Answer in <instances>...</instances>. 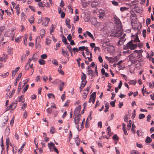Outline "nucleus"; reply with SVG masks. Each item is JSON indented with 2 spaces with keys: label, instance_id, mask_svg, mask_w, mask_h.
<instances>
[{
  "label": "nucleus",
  "instance_id": "nucleus-61",
  "mask_svg": "<svg viewBox=\"0 0 154 154\" xmlns=\"http://www.w3.org/2000/svg\"><path fill=\"white\" fill-rule=\"evenodd\" d=\"M122 81H120V82L119 83V85H118V88H119V89H120L121 88V87H122Z\"/></svg>",
  "mask_w": 154,
  "mask_h": 154
},
{
  "label": "nucleus",
  "instance_id": "nucleus-21",
  "mask_svg": "<svg viewBox=\"0 0 154 154\" xmlns=\"http://www.w3.org/2000/svg\"><path fill=\"white\" fill-rule=\"evenodd\" d=\"M24 96L23 95H22L20 96V97L19 98L18 100L19 102H20L22 103H23L25 100L23 98Z\"/></svg>",
  "mask_w": 154,
  "mask_h": 154
},
{
  "label": "nucleus",
  "instance_id": "nucleus-59",
  "mask_svg": "<svg viewBox=\"0 0 154 154\" xmlns=\"http://www.w3.org/2000/svg\"><path fill=\"white\" fill-rule=\"evenodd\" d=\"M20 69L19 67H17L14 70H13L12 71V72H15V73H16V72L18 71L19 69Z\"/></svg>",
  "mask_w": 154,
  "mask_h": 154
},
{
  "label": "nucleus",
  "instance_id": "nucleus-24",
  "mask_svg": "<svg viewBox=\"0 0 154 154\" xmlns=\"http://www.w3.org/2000/svg\"><path fill=\"white\" fill-rule=\"evenodd\" d=\"M138 42H140V41L139 39L138 36L137 35H136L134 40L133 41V42L134 43H135Z\"/></svg>",
  "mask_w": 154,
  "mask_h": 154
},
{
  "label": "nucleus",
  "instance_id": "nucleus-34",
  "mask_svg": "<svg viewBox=\"0 0 154 154\" xmlns=\"http://www.w3.org/2000/svg\"><path fill=\"white\" fill-rule=\"evenodd\" d=\"M112 4L114 6H117L119 5V3L114 0H113L112 2Z\"/></svg>",
  "mask_w": 154,
  "mask_h": 154
},
{
  "label": "nucleus",
  "instance_id": "nucleus-38",
  "mask_svg": "<svg viewBox=\"0 0 154 154\" xmlns=\"http://www.w3.org/2000/svg\"><path fill=\"white\" fill-rule=\"evenodd\" d=\"M21 83V82H20L19 83V84L18 86L17 91L18 92V94L20 92V90L23 88V87L21 86H20V84Z\"/></svg>",
  "mask_w": 154,
  "mask_h": 154
},
{
  "label": "nucleus",
  "instance_id": "nucleus-9",
  "mask_svg": "<svg viewBox=\"0 0 154 154\" xmlns=\"http://www.w3.org/2000/svg\"><path fill=\"white\" fill-rule=\"evenodd\" d=\"M143 51L142 50H140L139 51L135 50L134 51V52L138 54V55L137 56V57H138L140 58L141 56H142V54L141 52H142Z\"/></svg>",
  "mask_w": 154,
  "mask_h": 154
},
{
  "label": "nucleus",
  "instance_id": "nucleus-12",
  "mask_svg": "<svg viewBox=\"0 0 154 154\" xmlns=\"http://www.w3.org/2000/svg\"><path fill=\"white\" fill-rule=\"evenodd\" d=\"M40 34L41 38H43L45 35V30L44 29H42L40 31Z\"/></svg>",
  "mask_w": 154,
  "mask_h": 154
},
{
  "label": "nucleus",
  "instance_id": "nucleus-10",
  "mask_svg": "<svg viewBox=\"0 0 154 154\" xmlns=\"http://www.w3.org/2000/svg\"><path fill=\"white\" fill-rule=\"evenodd\" d=\"M62 41L65 45H69L67 42V39L66 37L63 35L62 36Z\"/></svg>",
  "mask_w": 154,
  "mask_h": 154
},
{
  "label": "nucleus",
  "instance_id": "nucleus-30",
  "mask_svg": "<svg viewBox=\"0 0 154 154\" xmlns=\"http://www.w3.org/2000/svg\"><path fill=\"white\" fill-rule=\"evenodd\" d=\"M87 47H85L84 46L79 47V50L80 51H83L85 50Z\"/></svg>",
  "mask_w": 154,
  "mask_h": 154
},
{
  "label": "nucleus",
  "instance_id": "nucleus-42",
  "mask_svg": "<svg viewBox=\"0 0 154 154\" xmlns=\"http://www.w3.org/2000/svg\"><path fill=\"white\" fill-rule=\"evenodd\" d=\"M9 139L8 138L7 139H6V146H7V150H8V147H9Z\"/></svg>",
  "mask_w": 154,
  "mask_h": 154
},
{
  "label": "nucleus",
  "instance_id": "nucleus-32",
  "mask_svg": "<svg viewBox=\"0 0 154 154\" xmlns=\"http://www.w3.org/2000/svg\"><path fill=\"white\" fill-rule=\"evenodd\" d=\"M39 63L40 65H43L45 64V61L42 59H40L39 60Z\"/></svg>",
  "mask_w": 154,
  "mask_h": 154
},
{
  "label": "nucleus",
  "instance_id": "nucleus-54",
  "mask_svg": "<svg viewBox=\"0 0 154 154\" xmlns=\"http://www.w3.org/2000/svg\"><path fill=\"white\" fill-rule=\"evenodd\" d=\"M29 8L31 9V10L33 12H35L36 11L35 9H34V7L33 6L29 5Z\"/></svg>",
  "mask_w": 154,
  "mask_h": 154
},
{
  "label": "nucleus",
  "instance_id": "nucleus-6",
  "mask_svg": "<svg viewBox=\"0 0 154 154\" xmlns=\"http://www.w3.org/2000/svg\"><path fill=\"white\" fill-rule=\"evenodd\" d=\"M82 76L81 79L82 80V81L81 82H84L85 83H87V81L86 80V75L82 72Z\"/></svg>",
  "mask_w": 154,
  "mask_h": 154
},
{
  "label": "nucleus",
  "instance_id": "nucleus-43",
  "mask_svg": "<svg viewBox=\"0 0 154 154\" xmlns=\"http://www.w3.org/2000/svg\"><path fill=\"white\" fill-rule=\"evenodd\" d=\"M67 39L69 41L71 40V39H72V36L71 34H69L68 35L67 37Z\"/></svg>",
  "mask_w": 154,
  "mask_h": 154
},
{
  "label": "nucleus",
  "instance_id": "nucleus-47",
  "mask_svg": "<svg viewBox=\"0 0 154 154\" xmlns=\"http://www.w3.org/2000/svg\"><path fill=\"white\" fill-rule=\"evenodd\" d=\"M14 104V103H12L8 107H7V109H8L7 110H9L10 109H13V104Z\"/></svg>",
  "mask_w": 154,
  "mask_h": 154
},
{
  "label": "nucleus",
  "instance_id": "nucleus-52",
  "mask_svg": "<svg viewBox=\"0 0 154 154\" xmlns=\"http://www.w3.org/2000/svg\"><path fill=\"white\" fill-rule=\"evenodd\" d=\"M46 43L48 45H49L51 42V40L49 38H47L46 39Z\"/></svg>",
  "mask_w": 154,
  "mask_h": 154
},
{
  "label": "nucleus",
  "instance_id": "nucleus-60",
  "mask_svg": "<svg viewBox=\"0 0 154 154\" xmlns=\"http://www.w3.org/2000/svg\"><path fill=\"white\" fill-rule=\"evenodd\" d=\"M12 103H14V104H13V109H14L16 107L17 103V101H16L15 102H13Z\"/></svg>",
  "mask_w": 154,
  "mask_h": 154
},
{
  "label": "nucleus",
  "instance_id": "nucleus-64",
  "mask_svg": "<svg viewBox=\"0 0 154 154\" xmlns=\"http://www.w3.org/2000/svg\"><path fill=\"white\" fill-rule=\"evenodd\" d=\"M65 13L63 11L61 13V15H60V17H61V18H63L65 16Z\"/></svg>",
  "mask_w": 154,
  "mask_h": 154
},
{
  "label": "nucleus",
  "instance_id": "nucleus-53",
  "mask_svg": "<svg viewBox=\"0 0 154 154\" xmlns=\"http://www.w3.org/2000/svg\"><path fill=\"white\" fill-rule=\"evenodd\" d=\"M88 75H90L91 74L93 73V72H94V71L91 69H90V70H88Z\"/></svg>",
  "mask_w": 154,
  "mask_h": 154
},
{
  "label": "nucleus",
  "instance_id": "nucleus-41",
  "mask_svg": "<svg viewBox=\"0 0 154 154\" xmlns=\"http://www.w3.org/2000/svg\"><path fill=\"white\" fill-rule=\"evenodd\" d=\"M129 48H130L131 50H134L135 49V45L133 44H132Z\"/></svg>",
  "mask_w": 154,
  "mask_h": 154
},
{
  "label": "nucleus",
  "instance_id": "nucleus-58",
  "mask_svg": "<svg viewBox=\"0 0 154 154\" xmlns=\"http://www.w3.org/2000/svg\"><path fill=\"white\" fill-rule=\"evenodd\" d=\"M81 60V59L80 58H79L78 59H76V61L77 62V63L78 64V66L79 67L80 66V62H79V60Z\"/></svg>",
  "mask_w": 154,
  "mask_h": 154
},
{
  "label": "nucleus",
  "instance_id": "nucleus-18",
  "mask_svg": "<svg viewBox=\"0 0 154 154\" xmlns=\"http://www.w3.org/2000/svg\"><path fill=\"white\" fill-rule=\"evenodd\" d=\"M100 15L99 16V18L100 19H103L104 16L105 15V12L102 11L101 12H100Z\"/></svg>",
  "mask_w": 154,
  "mask_h": 154
},
{
  "label": "nucleus",
  "instance_id": "nucleus-1",
  "mask_svg": "<svg viewBox=\"0 0 154 154\" xmlns=\"http://www.w3.org/2000/svg\"><path fill=\"white\" fill-rule=\"evenodd\" d=\"M117 26V28L116 29V30L112 32L111 35L112 36L115 37H119L122 34V32L121 30L122 29V23L120 20H118Z\"/></svg>",
  "mask_w": 154,
  "mask_h": 154
},
{
  "label": "nucleus",
  "instance_id": "nucleus-63",
  "mask_svg": "<svg viewBox=\"0 0 154 154\" xmlns=\"http://www.w3.org/2000/svg\"><path fill=\"white\" fill-rule=\"evenodd\" d=\"M70 102L69 100H68L65 103V104L64 105V106H67L69 105V103Z\"/></svg>",
  "mask_w": 154,
  "mask_h": 154
},
{
  "label": "nucleus",
  "instance_id": "nucleus-15",
  "mask_svg": "<svg viewBox=\"0 0 154 154\" xmlns=\"http://www.w3.org/2000/svg\"><path fill=\"white\" fill-rule=\"evenodd\" d=\"M90 21L92 23V24H96V23H98L97 21V19L95 17L92 18L90 20Z\"/></svg>",
  "mask_w": 154,
  "mask_h": 154
},
{
  "label": "nucleus",
  "instance_id": "nucleus-27",
  "mask_svg": "<svg viewBox=\"0 0 154 154\" xmlns=\"http://www.w3.org/2000/svg\"><path fill=\"white\" fill-rule=\"evenodd\" d=\"M131 44H128V42L126 45L124 46V49L126 50L130 48Z\"/></svg>",
  "mask_w": 154,
  "mask_h": 154
},
{
  "label": "nucleus",
  "instance_id": "nucleus-62",
  "mask_svg": "<svg viewBox=\"0 0 154 154\" xmlns=\"http://www.w3.org/2000/svg\"><path fill=\"white\" fill-rule=\"evenodd\" d=\"M58 71L62 75H63L64 74V72L61 69H58Z\"/></svg>",
  "mask_w": 154,
  "mask_h": 154
},
{
  "label": "nucleus",
  "instance_id": "nucleus-3",
  "mask_svg": "<svg viewBox=\"0 0 154 154\" xmlns=\"http://www.w3.org/2000/svg\"><path fill=\"white\" fill-rule=\"evenodd\" d=\"M40 41V37L39 36H37L35 39V47L36 48H40V45L39 42Z\"/></svg>",
  "mask_w": 154,
  "mask_h": 154
},
{
  "label": "nucleus",
  "instance_id": "nucleus-36",
  "mask_svg": "<svg viewBox=\"0 0 154 154\" xmlns=\"http://www.w3.org/2000/svg\"><path fill=\"white\" fill-rule=\"evenodd\" d=\"M48 113L51 114L52 112V109L51 108H48L46 110Z\"/></svg>",
  "mask_w": 154,
  "mask_h": 154
},
{
  "label": "nucleus",
  "instance_id": "nucleus-46",
  "mask_svg": "<svg viewBox=\"0 0 154 154\" xmlns=\"http://www.w3.org/2000/svg\"><path fill=\"white\" fill-rule=\"evenodd\" d=\"M86 33L87 35H88L89 37L90 38H93V35L90 32L88 31H87Z\"/></svg>",
  "mask_w": 154,
  "mask_h": 154
},
{
  "label": "nucleus",
  "instance_id": "nucleus-16",
  "mask_svg": "<svg viewBox=\"0 0 154 154\" xmlns=\"http://www.w3.org/2000/svg\"><path fill=\"white\" fill-rule=\"evenodd\" d=\"M86 83H83V82H81V86L79 87L80 90V92H81L82 91V89L86 85Z\"/></svg>",
  "mask_w": 154,
  "mask_h": 154
},
{
  "label": "nucleus",
  "instance_id": "nucleus-31",
  "mask_svg": "<svg viewBox=\"0 0 154 154\" xmlns=\"http://www.w3.org/2000/svg\"><path fill=\"white\" fill-rule=\"evenodd\" d=\"M9 74V73L8 72H6V73H3V74H1L0 75L3 77L4 78H5L6 76L8 75Z\"/></svg>",
  "mask_w": 154,
  "mask_h": 154
},
{
  "label": "nucleus",
  "instance_id": "nucleus-14",
  "mask_svg": "<svg viewBox=\"0 0 154 154\" xmlns=\"http://www.w3.org/2000/svg\"><path fill=\"white\" fill-rule=\"evenodd\" d=\"M95 92L93 93L90 95V98L88 101L89 103H90L91 102V100L94 97H95Z\"/></svg>",
  "mask_w": 154,
  "mask_h": 154
},
{
  "label": "nucleus",
  "instance_id": "nucleus-5",
  "mask_svg": "<svg viewBox=\"0 0 154 154\" xmlns=\"http://www.w3.org/2000/svg\"><path fill=\"white\" fill-rule=\"evenodd\" d=\"M5 35L6 36L11 38L12 41H13L14 39V35L11 32H8Z\"/></svg>",
  "mask_w": 154,
  "mask_h": 154
},
{
  "label": "nucleus",
  "instance_id": "nucleus-39",
  "mask_svg": "<svg viewBox=\"0 0 154 154\" xmlns=\"http://www.w3.org/2000/svg\"><path fill=\"white\" fill-rule=\"evenodd\" d=\"M128 9V8L125 7H121L120 8V10L122 12H124Z\"/></svg>",
  "mask_w": 154,
  "mask_h": 154
},
{
  "label": "nucleus",
  "instance_id": "nucleus-7",
  "mask_svg": "<svg viewBox=\"0 0 154 154\" xmlns=\"http://www.w3.org/2000/svg\"><path fill=\"white\" fill-rule=\"evenodd\" d=\"M65 23L66 25L69 29L71 28V25L70 24V20L68 18H66L65 20Z\"/></svg>",
  "mask_w": 154,
  "mask_h": 154
},
{
  "label": "nucleus",
  "instance_id": "nucleus-11",
  "mask_svg": "<svg viewBox=\"0 0 154 154\" xmlns=\"http://www.w3.org/2000/svg\"><path fill=\"white\" fill-rule=\"evenodd\" d=\"M106 102V103L105 104V107L106 109L104 110V112L105 113L107 111H108V109H109V103L107 102Z\"/></svg>",
  "mask_w": 154,
  "mask_h": 154
},
{
  "label": "nucleus",
  "instance_id": "nucleus-2",
  "mask_svg": "<svg viewBox=\"0 0 154 154\" xmlns=\"http://www.w3.org/2000/svg\"><path fill=\"white\" fill-rule=\"evenodd\" d=\"M74 119V122L76 125H77L79 123V122L80 120V117L81 116L80 114H79L76 115Z\"/></svg>",
  "mask_w": 154,
  "mask_h": 154
},
{
  "label": "nucleus",
  "instance_id": "nucleus-35",
  "mask_svg": "<svg viewBox=\"0 0 154 154\" xmlns=\"http://www.w3.org/2000/svg\"><path fill=\"white\" fill-rule=\"evenodd\" d=\"M129 123L127 125V129L128 130H129L130 129L131 125V120H129Z\"/></svg>",
  "mask_w": 154,
  "mask_h": 154
},
{
  "label": "nucleus",
  "instance_id": "nucleus-51",
  "mask_svg": "<svg viewBox=\"0 0 154 154\" xmlns=\"http://www.w3.org/2000/svg\"><path fill=\"white\" fill-rule=\"evenodd\" d=\"M106 138V139H109V137H107L105 135H104V136H102L101 137H100L99 138V139L100 140H101L103 138Z\"/></svg>",
  "mask_w": 154,
  "mask_h": 154
},
{
  "label": "nucleus",
  "instance_id": "nucleus-49",
  "mask_svg": "<svg viewBox=\"0 0 154 154\" xmlns=\"http://www.w3.org/2000/svg\"><path fill=\"white\" fill-rule=\"evenodd\" d=\"M41 57L42 59H45L47 57V55L46 54H43L41 55Z\"/></svg>",
  "mask_w": 154,
  "mask_h": 154
},
{
  "label": "nucleus",
  "instance_id": "nucleus-13",
  "mask_svg": "<svg viewBox=\"0 0 154 154\" xmlns=\"http://www.w3.org/2000/svg\"><path fill=\"white\" fill-rule=\"evenodd\" d=\"M125 40V39H124V38L122 37L118 42L119 45H122Z\"/></svg>",
  "mask_w": 154,
  "mask_h": 154
},
{
  "label": "nucleus",
  "instance_id": "nucleus-48",
  "mask_svg": "<svg viewBox=\"0 0 154 154\" xmlns=\"http://www.w3.org/2000/svg\"><path fill=\"white\" fill-rule=\"evenodd\" d=\"M68 7L69 9V11L72 13L73 12V10L72 8L71 7L70 5H69Z\"/></svg>",
  "mask_w": 154,
  "mask_h": 154
},
{
  "label": "nucleus",
  "instance_id": "nucleus-40",
  "mask_svg": "<svg viewBox=\"0 0 154 154\" xmlns=\"http://www.w3.org/2000/svg\"><path fill=\"white\" fill-rule=\"evenodd\" d=\"M77 138V140L78 141H77L76 142V145L77 146H79V145H80V142H79V140H80V139L79 138V136H78V135H77V137H76L75 138V139H76V138Z\"/></svg>",
  "mask_w": 154,
  "mask_h": 154
},
{
  "label": "nucleus",
  "instance_id": "nucleus-20",
  "mask_svg": "<svg viewBox=\"0 0 154 154\" xmlns=\"http://www.w3.org/2000/svg\"><path fill=\"white\" fill-rule=\"evenodd\" d=\"M62 54L64 56H66L65 54L69 56V54H68V51H65L63 49H62Z\"/></svg>",
  "mask_w": 154,
  "mask_h": 154
},
{
  "label": "nucleus",
  "instance_id": "nucleus-44",
  "mask_svg": "<svg viewBox=\"0 0 154 154\" xmlns=\"http://www.w3.org/2000/svg\"><path fill=\"white\" fill-rule=\"evenodd\" d=\"M143 36L145 38L146 37V29H143Z\"/></svg>",
  "mask_w": 154,
  "mask_h": 154
},
{
  "label": "nucleus",
  "instance_id": "nucleus-4",
  "mask_svg": "<svg viewBox=\"0 0 154 154\" xmlns=\"http://www.w3.org/2000/svg\"><path fill=\"white\" fill-rule=\"evenodd\" d=\"M81 105H79V106L76 107L75 109L74 112V116L78 114H79L80 111L81 110Z\"/></svg>",
  "mask_w": 154,
  "mask_h": 154
},
{
  "label": "nucleus",
  "instance_id": "nucleus-33",
  "mask_svg": "<svg viewBox=\"0 0 154 154\" xmlns=\"http://www.w3.org/2000/svg\"><path fill=\"white\" fill-rule=\"evenodd\" d=\"M116 101V100H114L113 101H111L110 103V105L113 107H114L115 106Z\"/></svg>",
  "mask_w": 154,
  "mask_h": 154
},
{
  "label": "nucleus",
  "instance_id": "nucleus-19",
  "mask_svg": "<svg viewBox=\"0 0 154 154\" xmlns=\"http://www.w3.org/2000/svg\"><path fill=\"white\" fill-rule=\"evenodd\" d=\"M152 141V139L149 137H147L145 140V142L146 143H150Z\"/></svg>",
  "mask_w": 154,
  "mask_h": 154
},
{
  "label": "nucleus",
  "instance_id": "nucleus-29",
  "mask_svg": "<svg viewBox=\"0 0 154 154\" xmlns=\"http://www.w3.org/2000/svg\"><path fill=\"white\" fill-rule=\"evenodd\" d=\"M29 85H26L25 87L23 89L22 92L23 93H25L27 90L28 88Z\"/></svg>",
  "mask_w": 154,
  "mask_h": 154
},
{
  "label": "nucleus",
  "instance_id": "nucleus-50",
  "mask_svg": "<svg viewBox=\"0 0 154 154\" xmlns=\"http://www.w3.org/2000/svg\"><path fill=\"white\" fill-rule=\"evenodd\" d=\"M151 19L150 18H147L146 20V24L147 25L149 24L150 23Z\"/></svg>",
  "mask_w": 154,
  "mask_h": 154
},
{
  "label": "nucleus",
  "instance_id": "nucleus-56",
  "mask_svg": "<svg viewBox=\"0 0 154 154\" xmlns=\"http://www.w3.org/2000/svg\"><path fill=\"white\" fill-rule=\"evenodd\" d=\"M38 5L39 7H43L45 6V5L42 3V2H40L38 3Z\"/></svg>",
  "mask_w": 154,
  "mask_h": 154
},
{
  "label": "nucleus",
  "instance_id": "nucleus-25",
  "mask_svg": "<svg viewBox=\"0 0 154 154\" xmlns=\"http://www.w3.org/2000/svg\"><path fill=\"white\" fill-rule=\"evenodd\" d=\"M112 138L114 140L118 141L119 140V137L116 134H114L112 137Z\"/></svg>",
  "mask_w": 154,
  "mask_h": 154
},
{
  "label": "nucleus",
  "instance_id": "nucleus-23",
  "mask_svg": "<svg viewBox=\"0 0 154 154\" xmlns=\"http://www.w3.org/2000/svg\"><path fill=\"white\" fill-rule=\"evenodd\" d=\"M64 82H62L60 85L59 90L61 91L63 89Z\"/></svg>",
  "mask_w": 154,
  "mask_h": 154
},
{
  "label": "nucleus",
  "instance_id": "nucleus-55",
  "mask_svg": "<svg viewBox=\"0 0 154 154\" xmlns=\"http://www.w3.org/2000/svg\"><path fill=\"white\" fill-rule=\"evenodd\" d=\"M27 116V113L26 110H25V112L23 114V117L24 118H26Z\"/></svg>",
  "mask_w": 154,
  "mask_h": 154
},
{
  "label": "nucleus",
  "instance_id": "nucleus-28",
  "mask_svg": "<svg viewBox=\"0 0 154 154\" xmlns=\"http://www.w3.org/2000/svg\"><path fill=\"white\" fill-rule=\"evenodd\" d=\"M137 82L135 80H130L129 82V84L130 85H135Z\"/></svg>",
  "mask_w": 154,
  "mask_h": 154
},
{
  "label": "nucleus",
  "instance_id": "nucleus-37",
  "mask_svg": "<svg viewBox=\"0 0 154 154\" xmlns=\"http://www.w3.org/2000/svg\"><path fill=\"white\" fill-rule=\"evenodd\" d=\"M145 116L144 114H140L139 116V119H142L144 118Z\"/></svg>",
  "mask_w": 154,
  "mask_h": 154
},
{
  "label": "nucleus",
  "instance_id": "nucleus-17",
  "mask_svg": "<svg viewBox=\"0 0 154 154\" xmlns=\"http://www.w3.org/2000/svg\"><path fill=\"white\" fill-rule=\"evenodd\" d=\"M34 17L33 16H31L29 18V21L31 24L34 23Z\"/></svg>",
  "mask_w": 154,
  "mask_h": 154
},
{
  "label": "nucleus",
  "instance_id": "nucleus-8",
  "mask_svg": "<svg viewBox=\"0 0 154 154\" xmlns=\"http://www.w3.org/2000/svg\"><path fill=\"white\" fill-rule=\"evenodd\" d=\"M49 20L50 19L49 18L46 17L45 21L42 23V25L45 26H47L48 24Z\"/></svg>",
  "mask_w": 154,
  "mask_h": 154
},
{
  "label": "nucleus",
  "instance_id": "nucleus-26",
  "mask_svg": "<svg viewBox=\"0 0 154 154\" xmlns=\"http://www.w3.org/2000/svg\"><path fill=\"white\" fill-rule=\"evenodd\" d=\"M48 146L49 148H50L51 147H53L54 148L55 147V144L52 142H50L48 143Z\"/></svg>",
  "mask_w": 154,
  "mask_h": 154
},
{
  "label": "nucleus",
  "instance_id": "nucleus-45",
  "mask_svg": "<svg viewBox=\"0 0 154 154\" xmlns=\"http://www.w3.org/2000/svg\"><path fill=\"white\" fill-rule=\"evenodd\" d=\"M52 63L53 64H54L56 66L58 64V63L57 60L55 59H54L52 60Z\"/></svg>",
  "mask_w": 154,
  "mask_h": 154
},
{
  "label": "nucleus",
  "instance_id": "nucleus-57",
  "mask_svg": "<svg viewBox=\"0 0 154 154\" xmlns=\"http://www.w3.org/2000/svg\"><path fill=\"white\" fill-rule=\"evenodd\" d=\"M72 51L74 52V53L75 52H78L79 50V49H78L77 48H74L72 49Z\"/></svg>",
  "mask_w": 154,
  "mask_h": 154
},
{
  "label": "nucleus",
  "instance_id": "nucleus-22",
  "mask_svg": "<svg viewBox=\"0 0 154 154\" xmlns=\"http://www.w3.org/2000/svg\"><path fill=\"white\" fill-rule=\"evenodd\" d=\"M50 131L51 134H54L55 132V130L54 127L52 126L50 128Z\"/></svg>",
  "mask_w": 154,
  "mask_h": 154
}]
</instances>
